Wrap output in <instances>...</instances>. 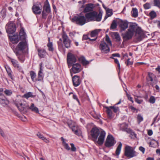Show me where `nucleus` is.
<instances>
[{
  "label": "nucleus",
  "mask_w": 160,
  "mask_h": 160,
  "mask_svg": "<svg viewBox=\"0 0 160 160\" xmlns=\"http://www.w3.org/2000/svg\"><path fill=\"white\" fill-rule=\"evenodd\" d=\"M9 39L13 44H16L19 41L18 35V34H15L12 36H9Z\"/></svg>",
  "instance_id": "21"
},
{
  "label": "nucleus",
  "mask_w": 160,
  "mask_h": 160,
  "mask_svg": "<svg viewBox=\"0 0 160 160\" xmlns=\"http://www.w3.org/2000/svg\"><path fill=\"white\" fill-rule=\"evenodd\" d=\"M154 4L155 6L160 8V1L159 0H154Z\"/></svg>",
  "instance_id": "42"
},
{
  "label": "nucleus",
  "mask_w": 160,
  "mask_h": 160,
  "mask_svg": "<svg viewBox=\"0 0 160 160\" xmlns=\"http://www.w3.org/2000/svg\"><path fill=\"white\" fill-rule=\"evenodd\" d=\"M81 13L77 16H75L72 19V21L80 25H83L86 22L85 16L81 15Z\"/></svg>",
  "instance_id": "3"
},
{
  "label": "nucleus",
  "mask_w": 160,
  "mask_h": 160,
  "mask_svg": "<svg viewBox=\"0 0 160 160\" xmlns=\"http://www.w3.org/2000/svg\"><path fill=\"white\" fill-rule=\"evenodd\" d=\"M30 75L32 80L34 82L38 81L37 78H36V73L33 71H31L30 72Z\"/></svg>",
  "instance_id": "28"
},
{
  "label": "nucleus",
  "mask_w": 160,
  "mask_h": 160,
  "mask_svg": "<svg viewBox=\"0 0 160 160\" xmlns=\"http://www.w3.org/2000/svg\"><path fill=\"white\" fill-rule=\"evenodd\" d=\"M5 69L8 76L12 80H13V77L12 74V72L10 68L8 67H5Z\"/></svg>",
  "instance_id": "30"
},
{
  "label": "nucleus",
  "mask_w": 160,
  "mask_h": 160,
  "mask_svg": "<svg viewBox=\"0 0 160 160\" xmlns=\"http://www.w3.org/2000/svg\"><path fill=\"white\" fill-rule=\"evenodd\" d=\"M73 98L74 99L76 100L79 103V102H80L79 101L78 98L77 96L76 95H75V94H73Z\"/></svg>",
  "instance_id": "61"
},
{
  "label": "nucleus",
  "mask_w": 160,
  "mask_h": 160,
  "mask_svg": "<svg viewBox=\"0 0 160 160\" xmlns=\"http://www.w3.org/2000/svg\"><path fill=\"white\" fill-rule=\"evenodd\" d=\"M10 60L14 68L18 69H20L21 67L19 66L17 60L12 58Z\"/></svg>",
  "instance_id": "26"
},
{
  "label": "nucleus",
  "mask_w": 160,
  "mask_h": 160,
  "mask_svg": "<svg viewBox=\"0 0 160 160\" xmlns=\"http://www.w3.org/2000/svg\"><path fill=\"white\" fill-rule=\"evenodd\" d=\"M127 127V126L124 124H122L121 125L120 128L122 130L124 131L126 129Z\"/></svg>",
  "instance_id": "54"
},
{
  "label": "nucleus",
  "mask_w": 160,
  "mask_h": 160,
  "mask_svg": "<svg viewBox=\"0 0 160 160\" xmlns=\"http://www.w3.org/2000/svg\"><path fill=\"white\" fill-rule=\"evenodd\" d=\"M37 135L38 136L39 138L42 140H43L44 138H45V137L42 134L40 133H38L37 134Z\"/></svg>",
  "instance_id": "56"
},
{
  "label": "nucleus",
  "mask_w": 160,
  "mask_h": 160,
  "mask_svg": "<svg viewBox=\"0 0 160 160\" xmlns=\"http://www.w3.org/2000/svg\"><path fill=\"white\" fill-rule=\"evenodd\" d=\"M135 101L137 103H138V104H141L143 102V100H139V99H138V98H135Z\"/></svg>",
  "instance_id": "58"
},
{
  "label": "nucleus",
  "mask_w": 160,
  "mask_h": 160,
  "mask_svg": "<svg viewBox=\"0 0 160 160\" xmlns=\"http://www.w3.org/2000/svg\"><path fill=\"white\" fill-rule=\"evenodd\" d=\"M62 38L63 42L65 47L67 48H69L70 47L71 41L65 32L62 34Z\"/></svg>",
  "instance_id": "12"
},
{
  "label": "nucleus",
  "mask_w": 160,
  "mask_h": 160,
  "mask_svg": "<svg viewBox=\"0 0 160 160\" xmlns=\"http://www.w3.org/2000/svg\"><path fill=\"white\" fill-rule=\"evenodd\" d=\"M116 142L113 137L112 135H109L107 137L105 145L106 147L110 148L113 146Z\"/></svg>",
  "instance_id": "10"
},
{
  "label": "nucleus",
  "mask_w": 160,
  "mask_h": 160,
  "mask_svg": "<svg viewBox=\"0 0 160 160\" xmlns=\"http://www.w3.org/2000/svg\"><path fill=\"white\" fill-rule=\"evenodd\" d=\"M107 13L108 15V16H110L112 14V12L110 9L107 10Z\"/></svg>",
  "instance_id": "60"
},
{
  "label": "nucleus",
  "mask_w": 160,
  "mask_h": 160,
  "mask_svg": "<svg viewBox=\"0 0 160 160\" xmlns=\"http://www.w3.org/2000/svg\"><path fill=\"white\" fill-rule=\"evenodd\" d=\"M0 103L3 106H5L9 104V102L8 100L6 98L5 99H0Z\"/></svg>",
  "instance_id": "32"
},
{
  "label": "nucleus",
  "mask_w": 160,
  "mask_h": 160,
  "mask_svg": "<svg viewBox=\"0 0 160 160\" xmlns=\"http://www.w3.org/2000/svg\"><path fill=\"white\" fill-rule=\"evenodd\" d=\"M149 15L150 16L151 18L152 19L155 18L157 16L156 13L154 11H152L151 12L149 13Z\"/></svg>",
  "instance_id": "38"
},
{
  "label": "nucleus",
  "mask_w": 160,
  "mask_h": 160,
  "mask_svg": "<svg viewBox=\"0 0 160 160\" xmlns=\"http://www.w3.org/2000/svg\"><path fill=\"white\" fill-rule=\"evenodd\" d=\"M114 35L117 42H120L121 39L119 34L117 32H114Z\"/></svg>",
  "instance_id": "35"
},
{
  "label": "nucleus",
  "mask_w": 160,
  "mask_h": 160,
  "mask_svg": "<svg viewBox=\"0 0 160 160\" xmlns=\"http://www.w3.org/2000/svg\"><path fill=\"white\" fill-rule=\"evenodd\" d=\"M72 66V68L70 70L72 76V71L73 73H76L79 72L81 70V66L78 63L73 64Z\"/></svg>",
  "instance_id": "16"
},
{
  "label": "nucleus",
  "mask_w": 160,
  "mask_h": 160,
  "mask_svg": "<svg viewBox=\"0 0 160 160\" xmlns=\"http://www.w3.org/2000/svg\"><path fill=\"white\" fill-rule=\"evenodd\" d=\"M29 108L32 111L35 112L37 113L38 112H39L38 108L34 106V105L33 103H32L31 106L30 107H29L28 108Z\"/></svg>",
  "instance_id": "34"
},
{
  "label": "nucleus",
  "mask_w": 160,
  "mask_h": 160,
  "mask_svg": "<svg viewBox=\"0 0 160 160\" xmlns=\"http://www.w3.org/2000/svg\"><path fill=\"white\" fill-rule=\"evenodd\" d=\"M128 29L133 33V34L135 32L136 34H138V35H139L142 32L141 28L138 26V24L135 23H131Z\"/></svg>",
  "instance_id": "7"
},
{
  "label": "nucleus",
  "mask_w": 160,
  "mask_h": 160,
  "mask_svg": "<svg viewBox=\"0 0 160 160\" xmlns=\"http://www.w3.org/2000/svg\"><path fill=\"white\" fill-rule=\"evenodd\" d=\"M88 39H89L90 41H94L96 40L97 38H95L94 39H91L90 38H89L88 37V36L87 35H83V37H82V40H87Z\"/></svg>",
  "instance_id": "40"
},
{
  "label": "nucleus",
  "mask_w": 160,
  "mask_h": 160,
  "mask_svg": "<svg viewBox=\"0 0 160 160\" xmlns=\"http://www.w3.org/2000/svg\"><path fill=\"white\" fill-rule=\"evenodd\" d=\"M102 16V13L100 12L98 14V12L94 11L87 13L85 14L86 20L88 22L96 21H101Z\"/></svg>",
  "instance_id": "2"
},
{
  "label": "nucleus",
  "mask_w": 160,
  "mask_h": 160,
  "mask_svg": "<svg viewBox=\"0 0 160 160\" xmlns=\"http://www.w3.org/2000/svg\"><path fill=\"white\" fill-rule=\"evenodd\" d=\"M24 97L27 99L29 97H32V93L31 92H28L25 94L24 95Z\"/></svg>",
  "instance_id": "43"
},
{
  "label": "nucleus",
  "mask_w": 160,
  "mask_h": 160,
  "mask_svg": "<svg viewBox=\"0 0 160 160\" xmlns=\"http://www.w3.org/2000/svg\"><path fill=\"white\" fill-rule=\"evenodd\" d=\"M106 41L107 42L108 45H111L112 43L110 40V39L108 36V35H106V38H105Z\"/></svg>",
  "instance_id": "45"
},
{
  "label": "nucleus",
  "mask_w": 160,
  "mask_h": 160,
  "mask_svg": "<svg viewBox=\"0 0 160 160\" xmlns=\"http://www.w3.org/2000/svg\"><path fill=\"white\" fill-rule=\"evenodd\" d=\"M106 108L107 109V113L109 117H111L112 116V112L110 107H106Z\"/></svg>",
  "instance_id": "37"
},
{
  "label": "nucleus",
  "mask_w": 160,
  "mask_h": 160,
  "mask_svg": "<svg viewBox=\"0 0 160 160\" xmlns=\"http://www.w3.org/2000/svg\"><path fill=\"white\" fill-rule=\"evenodd\" d=\"M4 93L7 96H11L12 93V92L11 90L6 89L4 92Z\"/></svg>",
  "instance_id": "39"
},
{
  "label": "nucleus",
  "mask_w": 160,
  "mask_h": 160,
  "mask_svg": "<svg viewBox=\"0 0 160 160\" xmlns=\"http://www.w3.org/2000/svg\"><path fill=\"white\" fill-rule=\"evenodd\" d=\"M143 7L145 9H148L150 8V5L149 3H147L143 5Z\"/></svg>",
  "instance_id": "49"
},
{
  "label": "nucleus",
  "mask_w": 160,
  "mask_h": 160,
  "mask_svg": "<svg viewBox=\"0 0 160 160\" xmlns=\"http://www.w3.org/2000/svg\"><path fill=\"white\" fill-rule=\"evenodd\" d=\"M111 57H112L113 58L115 57L119 58L120 57V55L118 53H115L112 54Z\"/></svg>",
  "instance_id": "57"
},
{
  "label": "nucleus",
  "mask_w": 160,
  "mask_h": 160,
  "mask_svg": "<svg viewBox=\"0 0 160 160\" xmlns=\"http://www.w3.org/2000/svg\"><path fill=\"white\" fill-rule=\"evenodd\" d=\"M100 49L103 53H107L110 51V48L108 45L104 41L101 42L100 45Z\"/></svg>",
  "instance_id": "14"
},
{
  "label": "nucleus",
  "mask_w": 160,
  "mask_h": 160,
  "mask_svg": "<svg viewBox=\"0 0 160 160\" xmlns=\"http://www.w3.org/2000/svg\"><path fill=\"white\" fill-rule=\"evenodd\" d=\"M38 55L41 58H44L46 54V52L45 50L42 49H39L38 50Z\"/></svg>",
  "instance_id": "24"
},
{
  "label": "nucleus",
  "mask_w": 160,
  "mask_h": 160,
  "mask_svg": "<svg viewBox=\"0 0 160 160\" xmlns=\"http://www.w3.org/2000/svg\"><path fill=\"white\" fill-rule=\"evenodd\" d=\"M32 9L35 14H40L42 12L41 8L37 5H34L32 7Z\"/></svg>",
  "instance_id": "20"
},
{
  "label": "nucleus",
  "mask_w": 160,
  "mask_h": 160,
  "mask_svg": "<svg viewBox=\"0 0 160 160\" xmlns=\"http://www.w3.org/2000/svg\"><path fill=\"white\" fill-rule=\"evenodd\" d=\"M122 144L121 142H119V145L117 147L115 151V153L117 156H118L120 152Z\"/></svg>",
  "instance_id": "29"
},
{
  "label": "nucleus",
  "mask_w": 160,
  "mask_h": 160,
  "mask_svg": "<svg viewBox=\"0 0 160 160\" xmlns=\"http://www.w3.org/2000/svg\"><path fill=\"white\" fill-rule=\"evenodd\" d=\"M63 146H64L65 148L67 150H69L70 149V148L68 146V143H66L63 144Z\"/></svg>",
  "instance_id": "52"
},
{
  "label": "nucleus",
  "mask_w": 160,
  "mask_h": 160,
  "mask_svg": "<svg viewBox=\"0 0 160 160\" xmlns=\"http://www.w3.org/2000/svg\"><path fill=\"white\" fill-rule=\"evenodd\" d=\"M137 119L138 120V123L139 124L140 122L143 120V118L142 117L140 114H138L137 117Z\"/></svg>",
  "instance_id": "41"
},
{
  "label": "nucleus",
  "mask_w": 160,
  "mask_h": 160,
  "mask_svg": "<svg viewBox=\"0 0 160 160\" xmlns=\"http://www.w3.org/2000/svg\"><path fill=\"white\" fill-rule=\"evenodd\" d=\"M132 16L134 18H136L138 15V12L137 9L136 8H133L132 10Z\"/></svg>",
  "instance_id": "33"
},
{
  "label": "nucleus",
  "mask_w": 160,
  "mask_h": 160,
  "mask_svg": "<svg viewBox=\"0 0 160 160\" xmlns=\"http://www.w3.org/2000/svg\"><path fill=\"white\" fill-rule=\"evenodd\" d=\"M148 76L147 78V80L148 82L151 81L152 82L156 77L151 72H148Z\"/></svg>",
  "instance_id": "25"
},
{
  "label": "nucleus",
  "mask_w": 160,
  "mask_h": 160,
  "mask_svg": "<svg viewBox=\"0 0 160 160\" xmlns=\"http://www.w3.org/2000/svg\"><path fill=\"white\" fill-rule=\"evenodd\" d=\"M79 60L84 65H87L89 63V62L87 60L85 59V58L83 56L80 57L79 58Z\"/></svg>",
  "instance_id": "27"
},
{
  "label": "nucleus",
  "mask_w": 160,
  "mask_h": 160,
  "mask_svg": "<svg viewBox=\"0 0 160 160\" xmlns=\"http://www.w3.org/2000/svg\"><path fill=\"white\" fill-rule=\"evenodd\" d=\"M28 45L27 41H21L19 42L14 51L17 56L19 54V52H22L24 50L28 48Z\"/></svg>",
  "instance_id": "4"
},
{
  "label": "nucleus",
  "mask_w": 160,
  "mask_h": 160,
  "mask_svg": "<svg viewBox=\"0 0 160 160\" xmlns=\"http://www.w3.org/2000/svg\"><path fill=\"white\" fill-rule=\"evenodd\" d=\"M125 155L129 158H132L137 156L136 152L132 147L126 146L125 148Z\"/></svg>",
  "instance_id": "6"
},
{
  "label": "nucleus",
  "mask_w": 160,
  "mask_h": 160,
  "mask_svg": "<svg viewBox=\"0 0 160 160\" xmlns=\"http://www.w3.org/2000/svg\"><path fill=\"white\" fill-rule=\"evenodd\" d=\"M97 143L99 145L102 144L104 142L106 133L104 131H102L100 132L99 130L97 127L93 128L91 131V135L92 138V140L94 141H96L99 136Z\"/></svg>",
  "instance_id": "1"
},
{
  "label": "nucleus",
  "mask_w": 160,
  "mask_h": 160,
  "mask_svg": "<svg viewBox=\"0 0 160 160\" xmlns=\"http://www.w3.org/2000/svg\"><path fill=\"white\" fill-rule=\"evenodd\" d=\"M117 26L116 23L115 21L114 20L111 25L110 29H114L117 28Z\"/></svg>",
  "instance_id": "44"
},
{
  "label": "nucleus",
  "mask_w": 160,
  "mask_h": 160,
  "mask_svg": "<svg viewBox=\"0 0 160 160\" xmlns=\"http://www.w3.org/2000/svg\"><path fill=\"white\" fill-rule=\"evenodd\" d=\"M67 123L68 126L71 128L74 133L78 136L82 135V132L80 128L77 125L72 123V121H68Z\"/></svg>",
  "instance_id": "5"
},
{
  "label": "nucleus",
  "mask_w": 160,
  "mask_h": 160,
  "mask_svg": "<svg viewBox=\"0 0 160 160\" xmlns=\"http://www.w3.org/2000/svg\"><path fill=\"white\" fill-rule=\"evenodd\" d=\"M110 108L113 110V111L115 112H116L119 110L118 107H115L114 106H110Z\"/></svg>",
  "instance_id": "50"
},
{
  "label": "nucleus",
  "mask_w": 160,
  "mask_h": 160,
  "mask_svg": "<svg viewBox=\"0 0 160 160\" xmlns=\"http://www.w3.org/2000/svg\"><path fill=\"white\" fill-rule=\"evenodd\" d=\"M76 58L73 54L71 53L68 54L67 57V62L69 68L72 65L74 64V63L76 62Z\"/></svg>",
  "instance_id": "11"
},
{
  "label": "nucleus",
  "mask_w": 160,
  "mask_h": 160,
  "mask_svg": "<svg viewBox=\"0 0 160 160\" xmlns=\"http://www.w3.org/2000/svg\"><path fill=\"white\" fill-rule=\"evenodd\" d=\"M153 134V132L152 130H149L148 131V134L149 136L152 135Z\"/></svg>",
  "instance_id": "62"
},
{
  "label": "nucleus",
  "mask_w": 160,
  "mask_h": 160,
  "mask_svg": "<svg viewBox=\"0 0 160 160\" xmlns=\"http://www.w3.org/2000/svg\"><path fill=\"white\" fill-rule=\"evenodd\" d=\"M100 30L97 29L92 31L90 33V36L92 37H95L97 38V36Z\"/></svg>",
  "instance_id": "31"
},
{
  "label": "nucleus",
  "mask_w": 160,
  "mask_h": 160,
  "mask_svg": "<svg viewBox=\"0 0 160 160\" xmlns=\"http://www.w3.org/2000/svg\"><path fill=\"white\" fill-rule=\"evenodd\" d=\"M21 119L23 121H26L27 120V119L26 118V117L24 116H22L21 117Z\"/></svg>",
  "instance_id": "63"
},
{
  "label": "nucleus",
  "mask_w": 160,
  "mask_h": 160,
  "mask_svg": "<svg viewBox=\"0 0 160 160\" xmlns=\"http://www.w3.org/2000/svg\"><path fill=\"white\" fill-rule=\"evenodd\" d=\"M110 58L111 59H113L114 60L115 62L117 64L118 66L119 69L120 68V64L119 62V61L118 59L117 58H115L112 57H110Z\"/></svg>",
  "instance_id": "47"
},
{
  "label": "nucleus",
  "mask_w": 160,
  "mask_h": 160,
  "mask_svg": "<svg viewBox=\"0 0 160 160\" xmlns=\"http://www.w3.org/2000/svg\"><path fill=\"white\" fill-rule=\"evenodd\" d=\"M130 137L132 138H136V134L134 132L131 131L130 132Z\"/></svg>",
  "instance_id": "48"
},
{
  "label": "nucleus",
  "mask_w": 160,
  "mask_h": 160,
  "mask_svg": "<svg viewBox=\"0 0 160 160\" xmlns=\"http://www.w3.org/2000/svg\"><path fill=\"white\" fill-rule=\"evenodd\" d=\"M70 145L71 146V150L72 151L75 152L76 150V148L75 147L74 144L73 143H71Z\"/></svg>",
  "instance_id": "53"
},
{
  "label": "nucleus",
  "mask_w": 160,
  "mask_h": 160,
  "mask_svg": "<svg viewBox=\"0 0 160 160\" xmlns=\"http://www.w3.org/2000/svg\"><path fill=\"white\" fill-rule=\"evenodd\" d=\"M139 149L140 151L142 152L143 153H144L145 151V149L142 146H141L139 147Z\"/></svg>",
  "instance_id": "59"
},
{
  "label": "nucleus",
  "mask_w": 160,
  "mask_h": 160,
  "mask_svg": "<svg viewBox=\"0 0 160 160\" xmlns=\"http://www.w3.org/2000/svg\"><path fill=\"white\" fill-rule=\"evenodd\" d=\"M120 27L122 30H124L128 27V23L126 21H121L120 23Z\"/></svg>",
  "instance_id": "22"
},
{
  "label": "nucleus",
  "mask_w": 160,
  "mask_h": 160,
  "mask_svg": "<svg viewBox=\"0 0 160 160\" xmlns=\"http://www.w3.org/2000/svg\"><path fill=\"white\" fill-rule=\"evenodd\" d=\"M43 70L42 69H40L39 70L38 75V81L43 82V77L44 74L42 72Z\"/></svg>",
  "instance_id": "23"
},
{
  "label": "nucleus",
  "mask_w": 160,
  "mask_h": 160,
  "mask_svg": "<svg viewBox=\"0 0 160 160\" xmlns=\"http://www.w3.org/2000/svg\"><path fill=\"white\" fill-rule=\"evenodd\" d=\"M72 81L73 85L75 87L78 86L81 82L79 77L77 75H75L72 77Z\"/></svg>",
  "instance_id": "18"
},
{
  "label": "nucleus",
  "mask_w": 160,
  "mask_h": 160,
  "mask_svg": "<svg viewBox=\"0 0 160 160\" xmlns=\"http://www.w3.org/2000/svg\"><path fill=\"white\" fill-rule=\"evenodd\" d=\"M51 12L50 5L48 2L44 4L42 12V18L46 19V17Z\"/></svg>",
  "instance_id": "9"
},
{
  "label": "nucleus",
  "mask_w": 160,
  "mask_h": 160,
  "mask_svg": "<svg viewBox=\"0 0 160 160\" xmlns=\"http://www.w3.org/2000/svg\"><path fill=\"white\" fill-rule=\"evenodd\" d=\"M26 35L23 28H21L19 32V39L21 41H26Z\"/></svg>",
  "instance_id": "19"
},
{
  "label": "nucleus",
  "mask_w": 160,
  "mask_h": 160,
  "mask_svg": "<svg viewBox=\"0 0 160 160\" xmlns=\"http://www.w3.org/2000/svg\"><path fill=\"white\" fill-rule=\"evenodd\" d=\"M18 57V59L22 62H23L24 61V58L22 57L20 55V53H19V54Z\"/></svg>",
  "instance_id": "55"
},
{
  "label": "nucleus",
  "mask_w": 160,
  "mask_h": 160,
  "mask_svg": "<svg viewBox=\"0 0 160 160\" xmlns=\"http://www.w3.org/2000/svg\"><path fill=\"white\" fill-rule=\"evenodd\" d=\"M6 30L7 33L9 34L14 33L16 30L15 24L11 22H9L8 25V28Z\"/></svg>",
  "instance_id": "15"
},
{
  "label": "nucleus",
  "mask_w": 160,
  "mask_h": 160,
  "mask_svg": "<svg viewBox=\"0 0 160 160\" xmlns=\"http://www.w3.org/2000/svg\"><path fill=\"white\" fill-rule=\"evenodd\" d=\"M130 59L128 58L126 62H125V63L126 64L127 66H129L132 65V64L133 63L132 62L130 61Z\"/></svg>",
  "instance_id": "51"
},
{
  "label": "nucleus",
  "mask_w": 160,
  "mask_h": 160,
  "mask_svg": "<svg viewBox=\"0 0 160 160\" xmlns=\"http://www.w3.org/2000/svg\"><path fill=\"white\" fill-rule=\"evenodd\" d=\"M156 101V99L153 96H151L150 97L149 102L152 104L154 103Z\"/></svg>",
  "instance_id": "46"
},
{
  "label": "nucleus",
  "mask_w": 160,
  "mask_h": 160,
  "mask_svg": "<svg viewBox=\"0 0 160 160\" xmlns=\"http://www.w3.org/2000/svg\"><path fill=\"white\" fill-rule=\"evenodd\" d=\"M15 104L21 112L23 111L26 112L29 108L28 106L26 104L25 102L23 101L22 102L20 101V102H16L15 103Z\"/></svg>",
  "instance_id": "8"
},
{
  "label": "nucleus",
  "mask_w": 160,
  "mask_h": 160,
  "mask_svg": "<svg viewBox=\"0 0 160 160\" xmlns=\"http://www.w3.org/2000/svg\"><path fill=\"white\" fill-rule=\"evenodd\" d=\"M0 133L2 136V137L4 136H5L4 133L2 131V130L1 128H0Z\"/></svg>",
  "instance_id": "64"
},
{
  "label": "nucleus",
  "mask_w": 160,
  "mask_h": 160,
  "mask_svg": "<svg viewBox=\"0 0 160 160\" xmlns=\"http://www.w3.org/2000/svg\"><path fill=\"white\" fill-rule=\"evenodd\" d=\"M95 6L94 4L91 3H88L85 5H82L81 8H84L83 12L84 13L88 12L93 11Z\"/></svg>",
  "instance_id": "13"
},
{
  "label": "nucleus",
  "mask_w": 160,
  "mask_h": 160,
  "mask_svg": "<svg viewBox=\"0 0 160 160\" xmlns=\"http://www.w3.org/2000/svg\"><path fill=\"white\" fill-rule=\"evenodd\" d=\"M47 45L48 48V50L52 52L54 50L52 43V42H48Z\"/></svg>",
  "instance_id": "36"
},
{
  "label": "nucleus",
  "mask_w": 160,
  "mask_h": 160,
  "mask_svg": "<svg viewBox=\"0 0 160 160\" xmlns=\"http://www.w3.org/2000/svg\"><path fill=\"white\" fill-rule=\"evenodd\" d=\"M133 35V33L128 29L126 32L122 34V38L124 41H128L131 39Z\"/></svg>",
  "instance_id": "17"
}]
</instances>
